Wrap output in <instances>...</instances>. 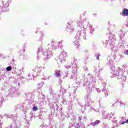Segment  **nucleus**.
I'll use <instances>...</instances> for the list:
<instances>
[{
    "label": "nucleus",
    "instance_id": "obj_17",
    "mask_svg": "<svg viewBox=\"0 0 128 128\" xmlns=\"http://www.w3.org/2000/svg\"><path fill=\"white\" fill-rule=\"evenodd\" d=\"M121 124H124V122H122Z\"/></svg>",
    "mask_w": 128,
    "mask_h": 128
},
{
    "label": "nucleus",
    "instance_id": "obj_19",
    "mask_svg": "<svg viewBox=\"0 0 128 128\" xmlns=\"http://www.w3.org/2000/svg\"><path fill=\"white\" fill-rule=\"evenodd\" d=\"M108 24H109V26H110V22H108Z\"/></svg>",
    "mask_w": 128,
    "mask_h": 128
},
{
    "label": "nucleus",
    "instance_id": "obj_16",
    "mask_svg": "<svg viewBox=\"0 0 128 128\" xmlns=\"http://www.w3.org/2000/svg\"><path fill=\"white\" fill-rule=\"evenodd\" d=\"M109 32H112V30H110L109 31Z\"/></svg>",
    "mask_w": 128,
    "mask_h": 128
},
{
    "label": "nucleus",
    "instance_id": "obj_22",
    "mask_svg": "<svg viewBox=\"0 0 128 128\" xmlns=\"http://www.w3.org/2000/svg\"><path fill=\"white\" fill-rule=\"evenodd\" d=\"M108 30H110V28H108Z\"/></svg>",
    "mask_w": 128,
    "mask_h": 128
},
{
    "label": "nucleus",
    "instance_id": "obj_12",
    "mask_svg": "<svg viewBox=\"0 0 128 128\" xmlns=\"http://www.w3.org/2000/svg\"><path fill=\"white\" fill-rule=\"evenodd\" d=\"M120 106H124V103H121Z\"/></svg>",
    "mask_w": 128,
    "mask_h": 128
},
{
    "label": "nucleus",
    "instance_id": "obj_6",
    "mask_svg": "<svg viewBox=\"0 0 128 128\" xmlns=\"http://www.w3.org/2000/svg\"><path fill=\"white\" fill-rule=\"evenodd\" d=\"M100 120H96V121H95L93 124H94V126H96V124H100Z\"/></svg>",
    "mask_w": 128,
    "mask_h": 128
},
{
    "label": "nucleus",
    "instance_id": "obj_4",
    "mask_svg": "<svg viewBox=\"0 0 128 128\" xmlns=\"http://www.w3.org/2000/svg\"><path fill=\"white\" fill-rule=\"evenodd\" d=\"M122 16H128V8H124L122 11Z\"/></svg>",
    "mask_w": 128,
    "mask_h": 128
},
{
    "label": "nucleus",
    "instance_id": "obj_2",
    "mask_svg": "<svg viewBox=\"0 0 128 128\" xmlns=\"http://www.w3.org/2000/svg\"><path fill=\"white\" fill-rule=\"evenodd\" d=\"M90 24L88 22L84 23V22H82L80 20H78L77 22L78 32H84V28H88V26Z\"/></svg>",
    "mask_w": 128,
    "mask_h": 128
},
{
    "label": "nucleus",
    "instance_id": "obj_7",
    "mask_svg": "<svg viewBox=\"0 0 128 128\" xmlns=\"http://www.w3.org/2000/svg\"><path fill=\"white\" fill-rule=\"evenodd\" d=\"M74 46H75V48H80V44H78V42L75 43L74 44Z\"/></svg>",
    "mask_w": 128,
    "mask_h": 128
},
{
    "label": "nucleus",
    "instance_id": "obj_13",
    "mask_svg": "<svg viewBox=\"0 0 128 128\" xmlns=\"http://www.w3.org/2000/svg\"><path fill=\"white\" fill-rule=\"evenodd\" d=\"M126 56H128V50H126Z\"/></svg>",
    "mask_w": 128,
    "mask_h": 128
},
{
    "label": "nucleus",
    "instance_id": "obj_10",
    "mask_svg": "<svg viewBox=\"0 0 128 128\" xmlns=\"http://www.w3.org/2000/svg\"><path fill=\"white\" fill-rule=\"evenodd\" d=\"M38 107L36 106H34L33 107V110H34V112H36V110H38Z\"/></svg>",
    "mask_w": 128,
    "mask_h": 128
},
{
    "label": "nucleus",
    "instance_id": "obj_11",
    "mask_svg": "<svg viewBox=\"0 0 128 128\" xmlns=\"http://www.w3.org/2000/svg\"><path fill=\"white\" fill-rule=\"evenodd\" d=\"M100 54H98L96 57V60H100Z\"/></svg>",
    "mask_w": 128,
    "mask_h": 128
},
{
    "label": "nucleus",
    "instance_id": "obj_14",
    "mask_svg": "<svg viewBox=\"0 0 128 128\" xmlns=\"http://www.w3.org/2000/svg\"><path fill=\"white\" fill-rule=\"evenodd\" d=\"M59 44H62V41H60V42H59Z\"/></svg>",
    "mask_w": 128,
    "mask_h": 128
},
{
    "label": "nucleus",
    "instance_id": "obj_8",
    "mask_svg": "<svg viewBox=\"0 0 128 128\" xmlns=\"http://www.w3.org/2000/svg\"><path fill=\"white\" fill-rule=\"evenodd\" d=\"M89 28H90V30H92V32H94V28H92V25H90Z\"/></svg>",
    "mask_w": 128,
    "mask_h": 128
},
{
    "label": "nucleus",
    "instance_id": "obj_1",
    "mask_svg": "<svg viewBox=\"0 0 128 128\" xmlns=\"http://www.w3.org/2000/svg\"><path fill=\"white\" fill-rule=\"evenodd\" d=\"M11 2L12 0H2L0 1V13L8 12V8L10 6Z\"/></svg>",
    "mask_w": 128,
    "mask_h": 128
},
{
    "label": "nucleus",
    "instance_id": "obj_18",
    "mask_svg": "<svg viewBox=\"0 0 128 128\" xmlns=\"http://www.w3.org/2000/svg\"><path fill=\"white\" fill-rule=\"evenodd\" d=\"M126 26H128V23L126 24Z\"/></svg>",
    "mask_w": 128,
    "mask_h": 128
},
{
    "label": "nucleus",
    "instance_id": "obj_21",
    "mask_svg": "<svg viewBox=\"0 0 128 128\" xmlns=\"http://www.w3.org/2000/svg\"><path fill=\"white\" fill-rule=\"evenodd\" d=\"M94 16H96V14H94Z\"/></svg>",
    "mask_w": 128,
    "mask_h": 128
},
{
    "label": "nucleus",
    "instance_id": "obj_23",
    "mask_svg": "<svg viewBox=\"0 0 128 128\" xmlns=\"http://www.w3.org/2000/svg\"><path fill=\"white\" fill-rule=\"evenodd\" d=\"M116 25H113V26H114Z\"/></svg>",
    "mask_w": 128,
    "mask_h": 128
},
{
    "label": "nucleus",
    "instance_id": "obj_5",
    "mask_svg": "<svg viewBox=\"0 0 128 128\" xmlns=\"http://www.w3.org/2000/svg\"><path fill=\"white\" fill-rule=\"evenodd\" d=\"M55 76H56V78H60V70L56 71Z\"/></svg>",
    "mask_w": 128,
    "mask_h": 128
},
{
    "label": "nucleus",
    "instance_id": "obj_3",
    "mask_svg": "<svg viewBox=\"0 0 128 128\" xmlns=\"http://www.w3.org/2000/svg\"><path fill=\"white\" fill-rule=\"evenodd\" d=\"M66 26V30L67 32H74V27H72V24H70V22H68Z\"/></svg>",
    "mask_w": 128,
    "mask_h": 128
},
{
    "label": "nucleus",
    "instance_id": "obj_9",
    "mask_svg": "<svg viewBox=\"0 0 128 128\" xmlns=\"http://www.w3.org/2000/svg\"><path fill=\"white\" fill-rule=\"evenodd\" d=\"M6 70L8 72H10L12 70V67L9 66L6 68Z\"/></svg>",
    "mask_w": 128,
    "mask_h": 128
},
{
    "label": "nucleus",
    "instance_id": "obj_20",
    "mask_svg": "<svg viewBox=\"0 0 128 128\" xmlns=\"http://www.w3.org/2000/svg\"><path fill=\"white\" fill-rule=\"evenodd\" d=\"M88 57H86V60H88Z\"/></svg>",
    "mask_w": 128,
    "mask_h": 128
},
{
    "label": "nucleus",
    "instance_id": "obj_15",
    "mask_svg": "<svg viewBox=\"0 0 128 128\" xmlns=\"http://www.w3.org/2000/svg\"><path fill=\"white\" fill-rule=\"evenodd\" d=\"M105 2H108V0H104ZM111 2H112V0H110Z\"/></svg>",
    "mask_w": 128,
    "mask_h": 128
}]
</instances>
